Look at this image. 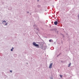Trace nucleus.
<instances>
[{
    "mask_svg": "<svg viewBox=\"0 0 79 79\" xmlns=\"http://www.w3.org/2000/svg\"><path fill=\"white\" fill-rule=\"evenodd\" d=\"M78 18H79V15L78 16Z\"/></svg>",
    "mask_w": 79,
    "mask_h": 79,
    "instance_id": "nucleus-11",
    "label": "nucleus"
},
{
    "mask_svg": "<svg viewBox=\"0 0 79 79\" xmlns=\"http://www.w3.org/2000/svg\"><path fill=\"white\" fill-rule=\"evenodd\" d=\"M71 64V63H70L69 64L68 67H70Z\"/></svg>",
    "mask_w": 79,
    "mask_h": 79,
    "instance_id": "nucleus-5",
    "label": "nucleus"
},
{
    "mask_svg": "<svg viewBox=\"0 0 79 79\" xmlns=\"http://www.w3.org/2000/svg\"><path fill=\"white\" fill-rule=\"evenodd\" d=\"M10 72L12 73V71L10 70Z\"/></svg>",
    "mask_w": 79,
    "mask_h": 79,
    "instance_id": "nucleus-10",
    "label": "nucleus"
},
{
    "mask_svg": "<svg viewBox=\"0 0 79 79\" xmlns=\"http://www.w3.org/2000/svg\"><path fill=\"white\" fill-rule=\"evenodd\" d=\"M13 48H12V49H13Z\"/></svg>",
    "mask_w": 79,
    "mask_h": 79,
    "instance_id": "nucleus-12",
    "label": "nucleus"
},
{
    "mask_svg": "<svg viewBox=\"0 0 79 79\" xmlns=\"http://www.w3.org/2000/svg\"><path fill=\"white\" fill-rule=\"evenodd\" d=\"M54 24L55 25H57L58 24V22H57V21H55L54 22Z\"/></svg>",
    "mask_w": 79,
    "mask_h": 79,
    "instance_id": "nucleus-3",
    "label": "nucleus"
},
{
    "mask_svg": "<svg viewBox=\"0 0 79 79\" xmlns=\"http://www.w3.org/2000/svg\"><path fill=\"white\" fill-rule=\"evenodd\" d=\"M33 45H34L36 47H39V45L37 44H36L35 42H33Z\"/></svg>",
    "mask_w": 79,
    "mask_h": 79,
    "instance_id": "nucleus-1",
    "label": "nucleus"
},
{
    "mask_svg": "<svg viewBox=\"0 0 79 79\" xmlns=\"http://www.w3.org/2000/svg\"><path fill=\"white\" fill-rule=\"evenodd\" d=\"M49 42H53V40H49Z\"/></svg>",
    "mask_w": 79,
    "mask_h": 79,
    "instance_id": "nucleus-4",
    "label": "nucleus"
},
{
    "mask_svg": "<svg viewBox=\"0 0 79 79\" xmlns=\"http://www.w3.org/2000/svg\"><path fill=\"white\" fill-rule=\"evenodd\" d=\"M53 64L52 63H51L50 64V65H49V68H52V65Z\"/></svg>",
    "mask_w": 79,
    "mask_h": 79,
    "instance_id": "nucleus-2",
    "label": "nucleus"
},
{
    "mask_svg": "<svg viewBox=\"0 0 79 79\" xmlns=\"http://www.w3.org/2000/svg\"><path fill=\"white\" fill-rule=\"evenodd\" d=\"M7 24H8V23H7L5 24V26H6L7 25Z\"/></svg>",
    "mask_w": 79,
    "mask_h": 79,
    "instance_id": "nucleus-8",
    "label": "nucleus"
},
{
    "mask_svg": "<svg viewBox=\"0 0 79 79\" xmlns=\"http://www.w3.org/2000/svg\"><path fill=\"white\" fill-rule=\"evenodd\" d=\"M63 76H62V75H60V77H61H61H62Z\"/></svg>",
    "mask_w": 79,
    "mask_h": 79,
    "instance_id": "nucleus-7",
    "label": "nucleus"
},
{
    "mask_svg": "<svg viewBox=\"0 0 79 79\" xmlns=\"http://www.w3.org/2000/svg\"><path fill=\"white\" fill-rule=\"evenodd\" d=\"M11 51H13V49H11Z\"/></svg>",
    "mask_w": 79,
    "mask_h": 79,
    "instance_id": "nucleus-9",
    "label": "nucleus"
},
{
    "mask_svg": "<svg viewBox=\"0 0 79 79\" xmlns=\"http://www.w3.org/2000/svg\"><path fill=\"white\" fill-rule=\"evenodd\" d=\"M3 23H6V21L5 20H4L3 21Z\"/></svg>",
    "mask_w": 79,
    "mask_h": 79,
    "instance_id": "nucleus-6",
    "label": "nucleus"
}]
</instances>
